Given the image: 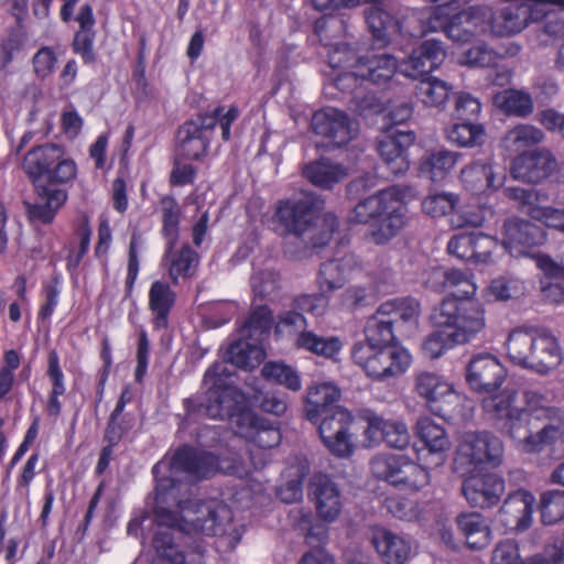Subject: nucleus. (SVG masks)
<instances>
[{"label":"nucleus","instance_id":"1","mask_svg":"<svg viewBox=\"0 0 564 564\" xmlns=\"http://www.w3.org/2000/svg\"><path fill=\"white\" fill-rule=\"evenodd\" d=\"M503 443L490 432H467L457 446L453 469L464 477L462 492L475 508H491L499 503L506 485L496 474H475L482 466L497 467L503 459Z\"/></svg>","mask_w":564,"mask_h":564},{"label":"nucleus","instance_id":"2","mask_svg":"<svg viewBox=\"0 0 564 564\" xmlns=\"http://www.w3.org/2000/svg\"><path fill=\"white\" fill-rule=\"evenodd\" d=\"M22 169L36 193L34 203L24 202L29 218L43 224L51 223L67 199L66 191L57 185L69 184L77 176L75 161L66 156L63 145L47 142L25 153Z\"/></svg>","mask_w":564,"mask_h":564},{"label":"nucleus","instance_id":"3","mask_svg":"<svg viewBox=\"0 0 564 564\" xmlns=\"http://www.w3.org/2000/svg\"><path fill=\"white\" fill-rule=\"evenodd\" d=\"M178 491L173 497L177 502L159 503L153 509L154 523L158 529L176 532L180 538H189L192 534H204L220 539L221 546L232 551L240 543L243 527L234 522L232 510L225 503H207L199 501L195 503L193 516L183 514L187 512L188 501L178 499Z\"/></svg>","mask_w":564,"mask_h":564},{"label":"nucleus","instance_id":"4","mask_svg":"<svg viewBox=\"0 0 564 564\" xmlns=\"http://www.w3.org/2000/svg\"><path fill=\"white\" fill-rule=\"evenodd\" d=\"M324 207L322 195L303 192L300 197L279 202L274 219L282 235L294 236L311 247H326L332 242L338 246L349 243V239L341 235L338 219L333 213H325L316 221Z\"/></svg>","mask_w":564,"mask_h":564},{"label":"nucleus","instance_id":"5","mask_svg":"<svg viewBox=\"0 0 564 564\" xmlns=\"http://www.w3.org/2000/svg\"><path fill=\"white\" fill-rule=\"evenodd\" d=\"M225 358L216 361L204 373L205 392L183 399L184 415L181 427L187 429L202 419L232 420L235 411L247 403L246 395L232 383L234 371Z\"/></svg>","mask_w":564,"mask_h":564},{"label":"nucleus","instance_id":"6","mask_svg":"<svg viewBox=\"0 0 564 564\" xmlns=\"http://www.w3.org/2000/svg\"><path fill=\"white\" fill-rule=\"evenodd\" d=\"M435 328L422 343V354L431 360L447 350L473 341L485 328L480 311L465 304L457 306L453 301H441L430 315Z\"/></svg>","mask_w":564,"mask_h":564},{"label":"nucleus","instance_id":"7","mask_svg":"<svg viewBox=\"0 0 564 564\" xmlns=\"http://www.w3.org/2000/svg\"><path fill=\"white\" fill-rule=\"evenodd\" d=\"M219 469L217 455L199 451L191 445L184 444L176 448L169 460L161 459L152 467V475L155 481V500L159 503L177 502L170 499L174 491H178V481L171 474L181 471L199 479L213 477Z\"/></svg>","mask_w":564,"mask_h":564},{"label":"nucleus","instance_id":"8","mask_svg":"<svg viewBox=\"0 0 564 564\" xmlns=\"http://www.w3.org/2000/svg\"><path fill=\"white\" fill-rule=\"evenodd\" d=\"M414 391L425 408L444 421H454L464 415L467 398L437 372L422 371L415 375Z\"/></svg>","mask_w":564,"mask_h":564},{"label":"nucleus","instance_id":"9","mask_svg":"<svg viewBox=\"0 0 564 564\" xmlns=\"http://www.w3.org/2000/svg\"><path fill=\"white\" fill-rule=\"evenodd\" d=\"M350 356L354 364L376 381L404 373L412 360L410 352L402 346L354 344Z\"/></svg>","mask_w":564,"mask_h":564},{"label":"nucleus","instance_id":"10","mask_svg":"<svg viewBox=\"0 0 564 564\" xmlns=\"http://www.w3.org/2000/svg\"><path fill=\"white\" fill-rule=\"evenodd\" d=\"M514 397L499 394L485 401L484 408L490 414L494 425L511 440L518 442L523 452L528 453L532 444L533 427H536L534 417L523 409L512 406Z\"/></svg>","mask_w":564,"mask_h":564},{"label":"nucleus","instance_id":"11","mask_svg":"<svg viewBox=\"0 0 564 564\" xmlns=\"http://www.w3.org/2000/svg\"><path fill=\"white\" fill-rule=\"evenodd\" d=\"M372 475L394 487L419 490L430 482L426 467L404 454L379 453L370 460Z\"/></svg>","mask_w":564,"mask_h":564},{"label":"nucleus","instance_id":"12","mask_svg":"<svg viewBox=\"0 0 564 564\" xmlns=\"http://www.w3.org/2000/svg\"><path fill=\"white\" fill-rule=\"evenodd\" d=\"M310 126L323 139L324 147L330 149L345 147L358 134V123L347 112L333 107L315 111Z\"/></svg>","mask_w":564,"mask_h":564},{"label":"nucleus","instance_id":"13","mask_svg":"<svg viewBox=\"0 0 564 564\" xmlns=\"http://www.w3.org/2000/svg\"><path fill=\"white\" fill-rule=\"evenodd\" d=\"M318 433L323 444L338 457L350 456L354 452L350 432L354 415L343 406L321 415Z\"/></svg>","mask_w":564,"mask_h":564},{"label":"nucleus","instance_id":"14","mask_svg":"<svg viewBox=\"0 0 564 564\" xmlns=\"http://www.w3.org/2000/svg\"><path fill=\"white\" fill-rule=\"evenodd\" d=\"M230 421L237 425L243 438L259 448H273L282 441L280 427L254 413L248 403L238 408Z\"/></svg>","mask_w":564,"mask_h":564},{"label":"nucleus","instance_id":"15","mask_svg":"<svg viewBox=\"0 0 564 564\" xmlns=\"http://www.w3.org/2000/svg\"><path fill=\"white\" fill-rule=\"evenodd\" d=\"M465 378L471 390L478 393H494L505 382L507 369L492 354L479 352L470 358Z\"/></svg>","mask_w":564,"mask_h":564},{"label":"nucleus","instance_id":"16","mask_svg":"<svg viewBox=\"0 0 564 564\" xmlns=\"http://www.w3.org/2000/svg\"><path fill=\"white\" fill-rule=\"evenodd\" d=\"M416 435L421 443L414 444L417 459L424 463L426 468L442 465L451 446L445 429L425 416L416 423Z\"/></svg>","mask_w":564,"mask_h":564},{"label":"nucleus","instance_id":"17","mask_svg":"<svg viewBox=\"0 0 564 564\" xmlns=\"http://www.w3.org/2000/svg\"><path fill=\"white\" fill-rule=\"evenodd\" d=\"M367 426L364 431V445L376 447L386 443L389 447L403 449L410 444V433L406 424L400 419H384L369 412L364 416Z\"/></svg>","mask_w":564,"mask_h":564},{"label":"nucleus","instance_id":"18","mask_svg":"<svg viewBox=\"0 0 564 564\" xmlns=\"http://www.w3.org/2000/svg\"><path fill=\"white\" fill-rule=\"evenodd\" d=\"M362 3L368 6L364 12L365 19L380 46L388 44L391 31L405 32L410 19L406 17L401 22L395 20L393 0H362Z\"/></svg>","mask_w":564,"mask_h":564},{"label":"nucleus","instance_id":"19","mask_svg":"<svg viewBox=\"0 0 564 564\" xmlns=\"http://www.w3.org/2000/svg\"><path fill=\"white\" fill-rule=\"evenodd\" d=\"M555 167L556 161L552 152L546 148H538L518 155L510 173L516 180L536 184L549 177Z\"/></svg>","mask_w":564,"mask_h":564},{"label":"nucleus","instance_id":"20","mask_svg":"<svg viewBox=\"0 0 564 564\" xmlns=\"http://www.w3.org/2000/svg\"><path fill=\"white\" fill-rule=\"evenodd\" d=\"M442 42L431 39L422 42L409 57L401 62L400 72L412 79L429 77L445 59Z\"/></svg>","mask_w":564,"mask_h":564},{"label":"nucleus","instance_id":"21","mask_svg":"<svg viewBox=\"0 0 564 564\" xmlns=\"http://www.w3.org/2000/svg\"><path fill=\"white\" fill-rule=\"evenodd\" d=\"M310 495L321 519L334 522L343 509L341 492L334 480L326 474H316L310 481Z\"/></svg>","mask_w":564,"mask_h":564},{"label":"nucleus","instance_id":"22","mask_svg":"<svg viewBox=\"0 0 564 564\" xmlns=\"http://www.w3.org/2000/svg\"><path fill=\"white\" fill-rule=\"evenodd\" d=\"M535 497L527 489L510 492L505 499L500 510L501 523L510 530L524 531L532 523Z\"/></svg>","mask_w":564,"mask_h":564},{"label":"nucleus","instance_id":"23","mask_svg":"<svg viewBox=\"0 0 564 564\" xmlns=\"http://www.w3.org/2000/svg\"><path fill=\"white\" fill-rule=\"evenodd\" d=\"M443 289L449 293L442 301H453L457 306L468 304L480 311L482 315V327L486 328V310L482 303L475 299L477 285L471 273L448 269L444 272Z\"/></svg>","mask_w":564,"mask_h":564},{"label":"nucleus","instance_id":"24","mask_svg":"<svg viewBox=\"0 0 564 564\" xmlns=\"http://www.w3.org/2000/svg\"><path fill=\"white\" fill-rule=\"evenodd\" d=\"M415 141L413 131L398 132L394 135H387L378 142V153L393 175L404 174L410 166L408 160V148Z\"/></svg>","mask_w":564,"mask_h":564},{"label":"nucleus","instance_id":"25","mask_svg":"<svg viewBox=\"0 0 564 564\" xmlns=\"http://www.w3.org/2000/svg\"><path fill=\"white\" fill-rule=\"evenodd\" d=\"M463 187L471 194H484L497 191L502 186V176L494 171L491 160H475L459 172Z\"/></svg>","mask_w":564,"mask_h":564},{"label":"nucleus","instance_id":"26","mask_svg":"<svg viewBox=\"0 0 564 564\" xmlns=\"http://www.w3.org/2000/svg\"><path fill=\"white\" fill-rule=\"evenodd\" d=\"M545 229L529 220L509 218L502 226L503 247H540L547 242Z\"/></svg>","mask_w":564,"mask_h":564},{"label":"nucleus","instance_id":"27","mask_svg":"<svg viewBox=\"0 0 564 564\" xmlns=\"http://www.w3.org/2000/svg\"><path fill=\"white\" fill-rule=\"evenodd\" d=\"M561 361L562 350L557 338L547 329H535L531 369L546 373L557 367Z\"/></svg>","mask_w":564,"mask_h":564},{"label":"nucleus","instance_id":"28","mask_svg":"<svg viewBox=\"0 0 564 564\" xmlns=\"http://www.w3.org/2000/svg\"><path fill=\"white\" fill-rule=\"evenodd\" d=\"M341 395L340 390L330 382H322L312 386L305 398V416L317 424L321 415L327 414L333 409H339L337 404Z\"/></svg>","mask_w":564,"mask_h":564},{"label":"nucleus","instance_id":"29","mask_svg":"<svg viewBox=\"0 0 564 564\" xmlns=\"http://www.w3.org/2000/svg\"><path fill=\"white\" fill-rule=\"evenodd\" d=\"M176 302V293L167 282L155 280L149 290V310L155 330L169 327V317Z\"/></svg>","mask_w":564,"mask_h":564},{"label":"nucleus","instance_id":"30","mask_svg":"<svg viewBox=\"0 0 564 564\" xmlns=\"http://www.w3.org/2000/svg\"><path fill=\"white\" fill-rule=\"evenodd\" d=\"M302 174L312 185L329 191L347 178L348 170L343 164L322 158L305 164Z\"/></svg>","mask_w":564,"mask_h":564},{"label":"nucleus","instance_id":"31","mask_svg":"<svg viewBox=\"0 0 564 564\" xmlns=\"http://www.w3.org/2000/svg\"><path fill=\"white\" fill-rule=\"evenodd\" d=\"M376 312L386 321H390L397 332L408 324H416L421 307L417 300L411 296L388 300L379 305Z\"/></svg>","mask_w":564,"mask_h":564},{"label":"nucleus","instance_id":"32","mask_svg":"<svg viewBox=\"0 0 564 564\" xmlns=\"http://www.w3.org/2000/svg\"><path fill=\"white\" fill-rule=\"evenodd\" d=\"M372 544L386 564H404L410 558V542L390 530H377Z\"/></svg>","mask_w":564,"mask_h":564},{"label":"nucleus","instance_id":"33","mask_svg":"<svg viewBox=\"0 0 564 564\" xmlns=\"http://www.w3.org/2000/svg\"><path fill=\"white\" fill-rule=\"evenodd\" d=\"M460 153L447 149L430 150L424 153L419 164V175L431 182L443 181L453 170Z\"/></svg>","mask_w":564,"mask_h":564},{"label":"nucleus","instance_id":"34","mask_svg":"<svg viewBox=\"0 0 564 564\" xmlns=\"http://www.w3.org/2000/svg\"><path fill=\"white\" fill-rule=\"evenodd\" d=\"M354 264L351 254H344L323 262L316 279L318 290L332 293L341 289L347 281V273L352 270Z\"/></svg>","mask_w":564,"mask_h":564},{"label":"nucleus","instance_id":"35","mask_svg":"<svg viewBox=\"0 0 564 564\" xmlns=\"http://www.w3.org/2000/svg\"><path fill=\"white\" fill-rule=\"evenodd\" d=\"M456 523L470 550H482L489 544L491 530L482 514L463 513L457 517Z\"/></svg>","mask_w":564,"mask_h":564},{"label":"nucleus","instance_id":"36","mask_svg":"<svg viewBox=\"0 0 564 564\" xmlns=\"http://www.w3.org/2000/svg\"><path fill=\"white\" fill-rule=\"evenodd\" d=\"M523 254L529 256L525 249L521 250ZM535 261L539 270L549 279L555 280L543 288L545 297L554 303H564V267L555 262L550 256L541 252L530 254Z\"/></svg>","mask_w":564,"mask_h":564},{"label":"nucleus","instance_id":"37","mask_svg":"<svg viewBox=\"0 0 564 564\" xmlns=\"http://www.w3.org/2000/svg\"><path fill=\"white\" fill-rule=\"evenodd\" d=\"M534 330L533 328H516L510 332L506 341V349L512 364L531 368Z\"/></svg>","mask_w":564,"mask_h":564},{"label":"nucleus","instance_id":"38","mask_svg":"<svg viewBox=\"0 0 564 564\" xmlns=\"http://www.w3.org/2000/svg\"><path fill=\"white\" fill-rule=\"evenodd\" d=\"M393 213L395 212L393 209L391 196L382 189L377 194L360 200L352 210L351 219L357 223L367 224Z\"/></svg>","mask_w":564,"mask_h":564},{"label":"nucleus","instance_id":"39","mask_svg":"<svg viewBox=\"0 0 564 564\" xmlns=\"http://www.w3.org/2000/svg\"><path fill=\"white\" fill-rule=\"evenodd\" d=\"M550 411L551 414L541 421L544 425L539 432L533 433L528 453H539L545 446L553 445L564 437V411L562 409Z\"/></svg>","mask_w":564,"mask_h":564},{"label":"nucleus","instance_id":"40","mask_svg":"<svg viewBox=\"0 0 564 564\" xmlns=\"http://www.w3.org/2000/svg\"><path fill=\"white\" fill-rule=\"evenodd\" d=\"M178 145L175 156L184 160H198L208 148L209 138L197 133L196 126L183 123L177 131Z\"/></svg>","mask_w":564,"mask_h":564},{"label":"nucleus","instance_id":"41","mask_svg":"<svg viewBox=\"0 0 564 564\" xmlns=\"http://www.w3.org/2000/svg\"><path fill=\"white\" fill-rule=\"evenodd\" d=\"M47 377L52 383L46 402V412L50 416L57 417L62 412L59 397L66 392L65 377L59 366V357L56 350H52L47 357Z\"/></svg>","mask_w":564,"mask_h":564},{"label":"nucleus","instance_id":"42","mask_svg":"<svg viewBox=\"0 0 564 564\" xmlns=\"http://www.w3.org/2000/svg\"><path fill=\"white\" fill-rule=\"evenodd\" d=\"M497 108L507 115L527 118L533 113L534 104L531 95L524 90L506 89L497 93L494 98Z\"/></svg>","mask_w":564,"mask_h":564},{"label":"nucleus","instance_id":"43","mask_svg":"<svg viewBox=\"0 0 564 564\" xmlns=\"http://www.w3.org/2000/svg\"><path fill=\"white\" fill-rule=\"evenodd\" d=\"M544 132L532 124H517L508 130L501 139L505 150L512 153H523L524 149L540 144L544 141Z\"/></svg>","mask_w":564,"mask_h":564},{"label":"nucleus","instance_id":"44","mask_svg":"<svg viewBox=\"0 0 564 564\" xmlns=\"http://www.w3.org/2000/svg\"><path fill=\"white\" fill-rule=\"evenodd\" d=\"M176 532L158 529L152 539V545L156 555L166 564H185L186 556L181 547V540Z\"/></svg>","mask_w":564,"mask_h":564},{"label":"nucleus","instance_id":"45","mask_svg":"<svg viewBox=\"0 0 564 564\" xmlns=\"http://www.w3.org/2000/svg\"><path fill=\"white\" fill-rule=\"evenodd\" d=\"M395 328L390 321H386L377 312L368 317L364 334L365 339L356 344H369L373 346H400L397 343Z\"/></svg>","mask_w":564,"mask_h":564},{"label":"nucleus","instance_id":"46","mask_svg":"<svg viewBox=\"0 0 564 564\" xmlns=\"http://www.w3.org/2000/svg\"><path fill=\"white\" fill-rule=\"evenodd\" d=\"M273 322L272 310L265 304L258 305L251 310L238 330L242 337L262 340L270 334Z\"/></svg>","mask_w":564,"mask_h":564},{"label":"nucleus","instance_id":"47","mask_svg":"<svg viewBox=\"0 0 564 564\" xmlns=\"http://www.w3.org/2000/svg\"><path fill=\"white\" fill-rule=\"evenodd\" d=\"M452 86L434 76L419 79L415 86V96L425 106L442 108L447 102Z\"/></svg>","mask_w":564,"mask_h":564},{"label":"nucleus","instance_id":"48","mask_svg":"<svg viewBox=\"0 0 564 564\" xmlns=\"http://www.w3.org/2000/svg\"><path fill=\"white\" fill-rule=\"evenodd\" d=\"M530 9L527 6H509L496 14L494 34L503 36L522 31L529 22Z\"/></svg>","mask_w":564,"mask_h":564},{"label":"nucleus","instance_id":"49","mask_svg":"<svg viewBox=\"0 0 564 564\" xmlns=\"http://www.w3.org/2000/svg\"><path fill=\"white\" fill-rule=\"evenodd\" d=\"M422 12H413L409 19L410 23L406 25L405 33L411 36H421L427 32L443 31L446 33V28L449 25V18L444 13V10L438 7L429 12L427 17H423Z\"/></svg>","mask_w":564,"mask_h":564},{"label":"nucleus","instance_id":"50","mask_svg":"<svg viewBox=\"0 0 564 564\" xmlns=\"http://www.w3.org/2000/svg\"><path fill=\"white\" fill-rule=\"evenodd\" d=\"M451 225L459 229V231L452 236L447 247H475L477 245L487 246L490 243L491 238L484 235L478 228L476 223L464 219L460 215H452Z\"/></svg>","mask_w":564,"mask_h":564},{"label":"nucleus","instance_id":"51","mask_svg":"<svg viewBox=\"0 0 564 564\" xmlns=\"http://www.w3.org/2000/svg\"><path fill=\"white\" fill-rule=\"evenodd\" d=\"M446 140L458 148L479 147L485 140V128L481 124L460 121L445 129Z\"/></svg>","mask_w":564,"mask_h":564},{"label":"nucleus","instance_id":"52","mask_svg":"<svg viewBox=\"0 0 564 564\" xmlns=\"http://www.w3.org/2000/svg\"><path fill=\"white\" fill-rule=\"evenodd\" d=\"M240 337L234 340L225 351V360L240 369H252L259 364L258 356L262 350L254 344L249 343L250 338Z\"/></svg>","mask_w":564,"mask_h":564},{"label":"nucleus","instance_id":"53","mask_svg":"<svg viewBox=\"0 0 564 564\" xmlns=\"http://www.w3.org/2000/svg\"><path fill=\"white\" fill-rule=\"evenodd\" d=\"M295 346L317 356L332 358L337 355L341 348V343L337 337H322L311 330H303L297 335Z\"/></svg>","mask_w":564,"mask_h":564},{"label":"nucleus","instance_id":"54","mask_svg":"<svg viewBox=\"0 0 564 564\" xmlns=\"http://www.w3.org/2000/svg\"><path fill=\"white\" fill-rule=\"evenodd\" d=\"M400 69V64L394 56L390 54L376 55L367 61V70L361 73L365 80L376 85L387 84Z\"/></svg>","mask_w":564,"mask_h":564},{"label":"nucleus","instance_id":"55","mask_svg":"<svg viewBox=\"0 0 564 564\" xmlns=\"http://www.w3.org/2000/svg\"><path fill=\"white\" fill-rule=\"evenodd\" d=\"M524 293V283L512 275H501L490 281L485 297L496 302H507Z\"/></svg>","mask_w":564,"mask_h":564},{"label":"nucleus","instance_id":"56","mask_svg":"<svg viewBox=\"0 0 564 564\" xmlns=\"http://www.w3.org/2000/svg\"><path fill=\"white\" fill-rule=\"evenodd\" d=\"M262 377L289 390L299 391L302 388L301 377L296 370L282 361L265 362L261 369Z\"/></svg>","mask_w":564,"mask_h":564},{"label":"nucleus","instance_id":"57","mask_svg":"<svg viewBox=\"0 0 564 564\" xmlns=\"http://www.w3.org/2000/svg\"><path fill=\"white\" fill-rule=\"evenodd\" d=\"M167 257L171 259L169 273L174 281L180 276H192L199 262L195 249H178L175 252H173V249H167Z\"/></svg>","mask_w":564,"mask_h":564},{"label":"nucleus","instance_id":"58","mask_svg":"<svg viewBox=\"0 0 564 564\" xmlns=\"http://www.w3.org/2000/svg\"><path fill=\"white\" fill-rule=\"evenodd\" d=\"M163 221V234L169 247H174L178 238V225L181 219V208L176 199L172 196H164L160 202Z\"/></svg>","mask_w":564,"mask_h":564},{"label":"nucleus","instance_id":"59","mask_svg":"<svg viewBox=\"0 0 564 564\" xmlns=\"http://www.w3.org/2000/svg\"><path fill=\"white\" fill-rule=\"evenodd\" d=\"M541 521L545 525H553L564 519V491L547 490L541 495Z\"/></svg>","mask_w":564,"mask_h":564},{"label":"nucleus","instance_id":"60","mask_svg":"<svg viewBox=\"0 0 564 564\" xmlns=\"http://www.w3.org/2000/svg\"><path fill=\"white\" fill-rule=\"evenodd\" d=\"M62 275L55 273L48 281L42 284L43 302L37 312V318L50 319L59 302Z\"/></svg>","mask_w":564,"mask_h":564},{"label":"nucleus","instance_id":"61","mask_svg":"<svg viewBox=\"0 0 564 564\" xmlns=\"http://www.w3.org/2000/svg\"><path fill=\"white\" fill-rule=\"evenodd\" d=\"M328 293L327 291H319L313 294L303 293L296 295L292 300V307L300 311L303 315L308 313L313 316H322L329 304Z\"/></svg>","mask_w":564,"mask_h":564},{"label":"nucleus","instance_id":"62","mask_svg":"<svg viewBox=\"0 0 564 564\" xmlns=\"http://www.w3.org/2000/svg\"><path fill=\"white\" fill-rule=\"evenodd\" d=\"M506 54L507 52L496 51L487 44H479L467 50L464 58L469 67H495Z\"/></svg>","mask_w":564,"mask_h":564},{"label":"nucleus","instance_id":"63","mask_svg":"<svg viewBox=\"0 0 564 564\" xmlns=\"http://www.w3.org/2000/svg\"><path fill=\"white\" fill-rule=\"evenodd\" d=\"M458 202L459 198L454 193H437L424 198L422 209L426 215L437 218L452 213Z\"/></svg>","mask_w":564,"mask_h":564},{"label":"nucleus","instance_id":"64","mask_svg":"<svg viewBox=\"0 0 564 564\" xmlns=\"http://www.w3.org/2000/svg\"><path fill=\"white\" fill-rule=\"evenodd\" d=\"M132 427L133 417L131 415L111 412L104 432V441L118 446Z\"/></svg>","mask_w":564,"mask_h":564}]
</instances>
